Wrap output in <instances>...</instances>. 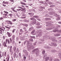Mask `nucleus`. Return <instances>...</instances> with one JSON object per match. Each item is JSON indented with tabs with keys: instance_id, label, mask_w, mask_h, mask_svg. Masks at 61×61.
Returning <instances> with one entry per match:
<instances>
[{
	"instance_id": "16",
	"label": "nucleus",
	"mask_w": 61,
	"mask_h": 61,
	"mask_svg": "<svg viewBox=\"0 0 61 61\" xmlns=\"http://www.w3.org/2000/svg\"><path fill=\"white\" fill-rule=\"evenodd\" d=\"M38 48H36V49H35L34 50H35V51H36V52H37L38 51H39V50H38Z\"/></svg>"
},
{
	"instance_id": "44",
	"label": "nucleus",
	"mask_w": 61,
	"mask_h": 61,
	"mask_svg": "<svg viewBox=\"0 0 61 61\" xmlns=\"http://www.w3.org/2000/svg\"><path fill=\"white\" fill-rule=\"evenodd\" d=\"M25 17H21V18H25Z\"/></svg>"
},
{
	"instance_id": "58",
	"label": "nucleus",
	"mask_w": 61,
	"mask_h": 61,
	"mask_svg": "<svg viewBox=\"0 0 61 61\" xmlns=\"http://www.w3.org/2000/svg\"><path fill=\"white\" fill-rule=\"evenodd\" d=\"M22 25H25V24H22Z\"/></svg>"
},
{
	"instance_id": "29",
	"label": "nucleus",
	"mask_w": 61,
	"mask_h": 61,
	"mask_svg": "<svg viewBox=\"0 0 61 61\" xmlns=\"http://www.w3.org/2000/svg\"><path fill=\"white\" fill-rule=\"evenodd\" d=\"M9 39L10 40V42L11 43H12V39H11V38H10Z\"/></svg>"
},
{
	"instance_id": "61",
	"label": "nucleus",
	"mask_w": 61,
	"mask_h": 61,
	"mask_svg": "<svg viewBox=\"0 0 61 61\" xmlns=\"http://www.w3.org/2000/svg\"><path fill=\"white\" fill-rule=\"evenodd\" d=\"M58 23L59 24H61V22H59Z\"/></svg>"
},
{
	"instance_id": "35",
	"label": "nucleus",
	"mask_w": 61,
	"mask_h": 61,
	"mask_svg": "<svg viewBox=\"0 0 61 61\" xmlns=\"http://www.w3.org/2000/svg\"><path fill=\"white\" fill-rule=\"evenodd\" d=\"M2 33V31L1 30H0V34H1Z\"/></svg>"
},
{
	"instance_id": "63",
	"label": "nucleus",
	"mask_w": 61,
	"mask_h": 61,
	"mask_svg": "<svg viewBox=\"0 0 61 61\" xmlns=\"http://www.w3.org/2000/svg\"><path fill=\"white\" fill-rule=\"evenodd\" d=\"M20 31H22V29H20Z\"/></svg>"
},
{
	"instance_id": "48",
	"label": "nucleus",
	"mask_w": 61,
	"mask_h": 61,
	"mask_svg": "<svg viewBox=\"0 0 61 61\" xmlns=\"http://www.w3.org/2000/svg\"><path fill=\"white\" fill-rule=\"evenodd\" d=\"M20 61H24L23 60V59H21L20 60Z\"/></svg>"
},
{
	"instance_id": "60",
	"label": "nucleus",
	"mask_w": 61,
	"mask_h": 61,
	"mask_svg": "<svg viewBox=\"0 0 61 61\" xmlns=\"http://www.w3.org/2000/svg\"><path fill=\"white\" fill-rule=\"evenodd\" d=\"M11 4H13V3H14V2H13L12 3V2H11Z\"/></svg>"
},
{
	"instance_id": "37",
	"label": "nucleus",
	"mask_w": 61,
	"mask_h": 61,
	"mask_svg": "<svg viewBox=\"0 0 61 61\" xmlns=\"http://www.w3.org/2000/svg\"><path fill=\"white\" fill-rule=\"evenodd\" d=\"M10 52H13L12 50H10Z\"/></svg>"
},
{
	"instance_id": "18",
	"label": "nucleus",
	"mask_w": 61,
	"mask_h": 61,
	"mask_svg": "<svg viewBox=\"0 0 61 61\" xmlns=\"http://www.w3.org/2000/svg\"><path fill=\"white\" fill-rule=\"evenodd\" d=\"M2 53V51H0V58L1 57H2V56L1 55V54Z\"/></svg>"
},
{
	"instance_id": "36",
	"label": "nucleus",
	"mask_w": 61,
	"mask_h": 61,
	"mask_svg": "<svg viewBox=\"0 0 61 61\" xmlns=\"http://www.w3.org/2000/svg\"><path fill=\"white\" fill-rule=\"evenodd\" d=\"M25 26H26V27H27L28 26V25L27 24H25Z\"/></svg>"
},
{
	"instance_id": "32",
	"label": "nucleus",
	"mask_w": 61,
	"mask_h": 61,
	"mask_svg": "<svg viewBox=\"0 0 61 61\" xmlns=\"http://www.w3.org/2000/svg\"><path fill=\"white\" fill-rule=\"evenodd\" d=\"M19 56H20V57H21V53H19Z\"/></svg>"
},
{
	"instance_id": "10",
	"label": "nucleus",
	"mask_w": 61,
	"mask_h": 61,
	"mask_svg": "<svg viewBox=\"0 0 61 61\" xmlns=\"http://www.w3.org/2000/svg\"><path fill=\"white\" fill-rule=\"evenodd\" d=\"M11 16H12V14H10L9 15H8V17L9 18Z\"/></svg>"
},
{
	"instance_id": "21",
	"label": "nucleus",
	"mask_w": 61,
	"mask_h": 61,
	"mask_svg": "<svg viewBox=\"0 0 61 61\" xmlns=\"http://www.w3.org/2000/svg\"><path fill=\"white\" fill-rule=\"evenodd\" d=\"M34 32H35V30H33L31 32V34H32V35H33V33H34Z\"/></svg>"
},
{
	"instance_id": "2",
	"label": "nucleus",
	"mask_w": 61,
	"mask_h": 61,
	"mask_svg": "<svg viewBox=\"0 0 61 61\" xmlns=\"http://www.w3.org/2000/svg\"><path fill=\"white\" fill-rule=\"evenodd\" d=\"M4 13H4L3 14V17L5 18H7V17L6 16H7V14L8 13L7 11H4Z\"/></svg>"
},
{
	"instance_id": "62",
	"label": "nucleus",
	"mask_w": 61,
	"mask_h": 61,
	"mask_svg": "<svg viewBox=\"0 0 61 61\" xmlns=\"http://www.w3.org/2000/svg\"><path fill=\"white\" fill-rule=\"evenodd\" d=\"M31 13H29L28 14L29 15H31Z\"/></svg>"
},
{
	"instance_id": "49",
	"label": "nucleus",
	"mask_w": 61,
	"mask_h": 61,
	"mask_svg": "<svg viewBox=\"0 0 61 61\" xmlns=\"http://www.w3.org/2000/svg\"><path fill=\"white\" fill-rule=\"evenodd\" d=\"M22 0L24 2H26V1L25 0Z\"/></svg>"
},
{
	"instance_id": "9",
	"label": "nucleus",
	"mask_w": 61,
	"mask_h": 61,
	"mask_svg": "<svg viewBox=\"0 0 61 61\" xmlns=\"http://www.w3.org/2000/svg\"><path fill=\"white\" fill-rule=\"evenodd\" d=\"M35 53L36 55H37V56H39V51H36V52Z\"/></svg>"
},
{
	"instance_id": "24",
	"label": "nucleus",
	"mask_w": 61,
	"mask_h": 61,
	"mask_svg": "<svg viewBox=\"0 0 61 61\" xmlns=\"http://www.w3.org/2000/svg\"><path fill=\"white\" fill-rule=\"evenodd\" d=\"M30 37L31 38H35V37L34 36H30Z\"/></svg>"
},
{
	"instance_id": "59",
	"label": "nucleus",
	"mask_w": 61,
	"mask_h": 61,
	"mask_svg": "<svg viewBox=\"0 0 61 61\" xmlns=\"http://www.w3.org/2000/svg\"><path fill=\"white\" fill-rule=\"evenodd\" d=\"M53 32H56V31L55 30H53Z\"/></svg>"
},
{
	"instance_id": "45",
	"label": "nucleus",
	"mask_w": 61,
	"mask_h": 61,
	"mask_svg": "<svg viewBox=\"0 0 61 61\" xmlns=\"http://www.w3.org/2000/svg\"><path fill=\"white\" fill-rule=\"evenodd\" d=\"M12 37L13 38H14L15 37V35H13V36H12Z\"/></svg>"
},
{
	"instance_id": "17",
	"label": "nucleus",
	"mask_w": 61,
	"mask_h": 61,
	"mask_svg": "<svg viewBox=\"0 0 61 61\" xmlns=\"http://www.w3.org/2000/svg\"><path fill=\"white\" fill-rule=\"evenodd\" d=\"M6 41L7 42H8V44H10V41H9V40H6Z\"/></svg>"
},
{
	"instance_id": "19",
	"label": "nucleus",
	"mask_w": 61,
	"mask_h": 61,
	"mask_svg": "<svg viewBox=\"0 0 61 61\" xmlns=\"http://www.w3.org/2000/svg\"><path fill=\"white\" fill-rule=\"evenodd\" d=\"M26 57L24 56L23 57V60L24 61H25L26 60Z\"/></svg>"
},
{
	"instance_id": "52",
	"label": "nucleus",
	"mask_w": 61,
	"mask_h": 61,
	"mask_svg": "<svg viewBox=\"0 0 61 61\" xmlns=\"http://www.w3.org/2000/svg\"><path fill=\"white\" fill-rule=\"evenodd\" d=\"M26 28L25 27H24L23 28V29H25Z\"/></svg>"
},
{
	"instance_id": "43",
	"label": "nucleus",
	"mask_w": 61,
	"mask_h": 61,
	"mask_svg": "<svg viewBox=\"0 0 61 61\" xmlns=\"http://www.w3.org/2000/svg\"><path fill=\"white\" fill-rule=\"evenodd\" d=\"M21 7H25L24 6H25L23 5H21Z\"/></svg>"
},
{
	"instance_id": "50",
	"label": "nucleus",
	"mask_w": 61,
	"mask_h": 61,
	"mask_svg": "<svg viewBox=\"0 0 61 61\" xmlns=\"http://www.w3.org/2000/svg\"><path fill=\"white\" fill-rule=\"evenodd\" d=\"M16 55L15 54H14V57H15Z\"/></svg>"
},
{
	"instance_id": "55",
	"label": "nucleus",
	"mask_w": 61,
	"mask_h": 61,
	"mask_svg": "<svg viewBox=\"0 0 61 61\" xmlns=\"http://www.w3.org/2000/svg\"><path fill=\"white\" fill-rule=\"evenodd\" d=\"M30 46V47H29V48H31V47H30V46Z\"/></svg>"
},
{
	"instance_id": "38",
	"label": "nucleus",
	"mask_w": 61,
	"mask_h": 61,
	"mask_svg": "<svg viewBox=\"0 0 61 61\" xmlns=\"http://www.w3.org/2000/svg\"><path fill=\"white\" fill-rule=\"evenodd\" d=\"M26 51L25 50H23V52H24V53H25V52H26Z\"/></svg>"
},
{
	"instance_id": "25",
	"label": "nucleus",
	"mask_w": 61,
	"mask_h": 61,
	"mask_svg": "<svg viewBox=\"0 0 61 61\" xmlns=\"http://www.w3.org/2000/svg\"><path fill=\"white\" fill-rule=\"evenodd\" d=\"M15 29H14L13 30H12V32L13 33H14V32H15Z\"/></svg>"
},
{
	"instance_id": "46",
	"label": "nucleus",
	"mask_w": 61,
	"mask_h": 61,
	"mask_svg": "<svg viewBox=\"0 0 61 61\" xmlns=\"http://www.w3.org/2000/svg\"><path fill=\"white\" fill-rule=\"evenodd\" d=\"M10 46H7V48L8 49H9V48H10Z\"/></svg>"
},
{
	"instance_id": "4",
	"label": "nucleus",
	"mask_w": 61,
	"mask_h": 61,
	"mask_svg": "<svg viewBox=\"0 0 61 61\" xmlns=\"http://www.w3.org/2000/svg\"><path fill=\"white\" fill-rule=\"evenodd\" d=\"M51 46H57L56 44V43H53V42L51 43Z\"/></svg>"
},
{
	"instance_id": "56",
	"label": "nucleus",
	"mask_w": 61,
	"mask_h": 61,
	"mask_svg": "<svg viewBox=\"0 0 61 61\" xmlns=\"http://www.w3.org/2000/svg\"><path fill=\"white\" fill-rule=\"evenodd\" d=\"M53 6V5H51L50 6V7H52Z\"/></svg>"
},
{
	"instance_id": "39",
	"label": "nucleus",
	"mask_w": 61,
	"mask_h": 61,
	"mask_svg": "<svg viewBox=\"0 0 61 61\" xmlns=\"http://www.w3.org/2000/svg\"><path fill=\"white\" fill-rule=\"evenodd\" d=\"M10 2H13L14 1L13 0H10Z\"/></svg>"
},
{
	"instance_id": "6",
	"label": "nucleus",
	"mask_w": 61,
	"mask_h": 61,
	"mask_svg": "<svg viewBox=\"0 0 61 61\" xmlns=\"http://www.w3.org/2000/svg\"><path fill=\"white\" fill-rule=\"evenodd\" d=\"M7 34L9 37H10V36H12V34H11L10 33V32H7Z\"/></svg>"
},
{
	"instance_id": "5",
	"label": "nucleus",
	"mask_w": 61,
	"mask_h": 61,
	"mask_svg": "<svg viewBox=\"0 0 61 61\" xmlns=\"http://www.w3.org/2000/svg\"><path fill=\"white\" fill-rule=\"evenodd\" d=\"M1 27H2V28H3L4 30L5 29V25H4V23H2L1 24Z\"/></svg>"
},
{
	"instance_id": "31",
	"label": "nucleus",
	"mask_w": 61,
	"mask_h": 61,
	"mask_svg": "<svg viewBox=\"0 0 61 61\" xmlns=\"http://www.w3.org/2000/svg\"><path fill=\"white\" fill-rule=\"evenodd\" d=\"M16 11H20L21 10V9H17V10H16Z\"/></svg>"
},
{
	"instance_id": "20",
	"label": "nucleus",
	"mask_w": 61,
	"mask_h": 61,
	"mask_svg": "<svg viewBox=\"0 0 61 61\" xmlns=\"http://www.w3.org/2000/svg\"><path fill=\"white\" fill-rule=\"evenodd\" d=\"M4 56H6V52H4Z\"/></svg>"
},
{
	"instance_id": "15",
	"label": "nucleus",
	"mask_w": 61,
	"mask_h": 61,
	"mask_svg": "<svg viewBox=\"0 0 61 61\" xmlns=\"http://www.w3.org/2000/svg\"><path fill=\"white\" fill-rule=\"evenodd\" d=\"M45 52H46V51H45V50H43L42 51V53L43 55H44L45 53Z\"/></svg>"
},
{
	"instance_id": "40",
	"label": "nucleus",
	"mask_w": 61,
	"mask_h": 61,
	"mask_svg": "<svg viewBox=\"0 0 61 61\" xmlns=\"http://www.w3.org/2000/svg\"><path fill=\"white\" fill-rule=\"evenodd\" d=\"M9 58H8L6 61H9Z\"/></svg>"
},
{
	"instance_id": "42",
	"label": "nucleus",
	"mask_w": 61,
	"mask_h": 61,
	"mask_svg": "<svg viewBox=\"0 0 61 61\" xmlns=\"http://www.w3.org/2000/svg\"><path fill=\"white\" fill-rule=\"evenodd\" d=\"M35 51H35V50L34 49V50H33V51H32V52H35Z\"/></svg>"
},
{
	"instance_id": "1",
	"label": "nucleus",
	"mask_w": 61,
	"mask_h": 61,
	"mask_svg": "<svg viewBox=\"0 0 61 61\" xmlns=\"http://www.w3.org/2000/svg\"><path fill=\"white\" fill-rule=\"evenodd\" d=\"M6 23H5V24L7 26H9L10 25H13V23L12 22V21L10 20H6Z\"/></svg>"
},
{
	"instance_id": "13",
	"label": "nucleus",
	"mask_w": 61,
	"mask_h": 61,
	"mask_svg": "<svg viewBox=\"0 0 61 61\" xmlns=\"http://www.w3.org/2000/svg\"><path fill=\"white\" fill-rule=\"evenodd\" d=\"M30 20H32V21L34 20H35V21H36V19L34 18H30Z\"/></svg>"
},
{
	"instance_id": "41",
	"label": "nucleus",
	"mask_w": 61,
	"mask_h": 61,
	"mask_svg": "<svg viewBox=\"0 0 61 61\" xmlns=\"http://www.w3.org/2000/svg\"><path fill=\"white\" fill-rule=\"evenodd\" d=\"M13 21H14V22H15V21H16V19H14L13 20Z\"/></svg>"
},
{
	"instance_id": "11",
	"label": "nucleus",
	"mask_w": 61,
	"mask_h": 61,
	"mask_svg": "<svg viewBox=\"0 0 61 61\" xmlns=\"http://www.w3.org/2000/svg\"><path fill=\"white\" fill-rule=\"evenodd\" d=\"M16 49V48L14 46L13 48V50L14 51V52H15V50Z\"/></svg>"
},
{
	"instance_id": "34",
	"label": "nucleus",
	"mask_w": 61,
	"mask_h": 61,
	"mask_svg": "<svg viewBox=\"0 0 61 61\" xmlns=\"http://www.w3.org/2000/svg\"><path fill=\"white\" fill-rule=\"evenodd\" d=\"M38 36H42V34H38Z\"/></svg>"
},
{
	"instance_id": "57",
	"label": "nucleus",
	"mask_w": 61,
	"mask_h": 61,
	"mask_svg": "<svg viewBox=\"0 0 61 61\" xmlns=\"http://www.w3.org/2000/svg\"><path fill=\"white\" fill-rule=\"evenodd\" d=\"M38 35H37L36 36V37H38Z\"/></svg>"
},
{
	"instance_id": "22",
	"label": "nucleus",
	"mask_w": 61,
	"mask_h": 61,
	"mask_svg": "<svg viewBox=\"0 0 61 61\" xmlns=\"http://www.w3.org/2000/svg\"><path fill=\"white\" fill-rule=\"evenodd\" d=\"M12 46H11L10 47V50H12Z\"/></svg>"
},
{
	"instance_id": "27",
	"label": "nucleus",
	"mask_w": 61,
	"mask_h": 61,
	"mask_svg": "<svg viewBox=\"0 0 61 61\" xmlns=\"http://www.w3.org/2000/svg\"><path fill=\"white\" fill-rule=\"evenodd\" d=\"M49 60L50 61H52V58L51 57L50 59H49Z\"/></svg>"
},
{
	"instance_id": "12",
	"label": "nucleus",
	"mask_w": 61,
	"mask_h": 61,
	"mask_svg": "<svg viewBox=\"0 0 61 61\" xmlns=\"http://www.w3.org/2000/svg\"><path fill=\"white\" fill-rule=\"evenodd\" d=\"M11 9L12 10H13V11H14V12H17V11H15V9H13V8H11Z\"/></svg>"
},
{
	"instance_id": "26",
	"label": "nucleus",
	"mask_w": 61,
	"mask_h": 61,
	"mask_svg": "<svg viewBox=\"0 0 61 61\" xmlns=\"http://www.w3.org/2000/svg\"><path fill=\"white\" fill-rule=\"evenodd\" d=\"M33 17H34L35 18H37L38 17V16H33Z\"/></svg>"
},
{
	"instance_id": "14",
	"label": "nucleus",
	"mask_w": 61,
	"mask_h": 61,
	"mask_svg": "<svg viewBox=\"0 0 61 61\" xmlns=\"http://www.w3.org/2000/svg\"><path fill=\"white\" fill-rule=\"evenodd\" d=\"M20 4H21V5H26V4H25L22 2H20Z\"/></svg>"
},
{
	"instance_id": "51",
	"label": "nucleus",
	"mask_w": 61,
	"mask_h": 61,
	"mask_svg": "<svg viewBox=\"0 0 61 61\" xmlns=\"http://www.w3.org/2000/svg\"><path fill=\"white\" fill-rule=\"evenodd\" d=\"M2 19H3V18L1 17L0 18V20H2Z\"/></svg>"
},
{
	"instance_id": "64",
	"label": "nucleus",
	"mask_w": 61,
	"mask_h": 61,
	"mask_svg": "<svg viewBox=\"0 0 61 61\" xmlns=\"http://www.w3.org/2000/svg\"><path fill=\"white\" fill-rule=\"evenodd\" d=\"M3 61H5V60L4 59L3 60Z\"/></svg>"
},
{
	"instance_id": "23",
	"label": "nucleus",
	"mask_w": 61,
	"mask_h": 61,
	"mask_svg": "<svg viewBox=\"0 0 61 61\" xmlns=\"http://www.w3.org/2000/svg\"><path fill=\"white\" fill-rule=\"evenodd\" d=\"M60 60H59V59H56L55 60V61H60Z\"/></svg>"
},
{
	"instance_id": "28",
	"label": "nucleus",
	"mask_w": 61,
	"mask_h": 61,
	"mask_svg": "<svg viewBox=\"0 0 61 61\" xmlns=\"http://www.w3.org/2000/svg\"><path fill=\"white\" fill-rule=\"evenodd\" d=\"M2 56H4V52H2Z\"/></svg>"
},
{
	"instance_id": "33",
	"label": "nucleus",
	"mask_w": 61,
	"mask_h": 61,
	"mask_svg": "<svg viewBox=\"0 0 61 61\" xmlns=\"http://www.w3.org/2000/svg\"><path fill=\"white\" fill-rule=\"evenodd\" d=\"M5 27L6 28H8V29H10V28L9 27H8L7 26H5Z\"/></svg>"
},
{
	"instance_id": "53",
	"label": "nucleus",
	"mask_w": 61,
	"mask_h": 61,
	"mask_svg": "<svg viewBox=\"0 0 61 61\" xmlns=\"http://www.w3.org/2000/svg\"><path fill=\"white\" fill-rule=\"evenodd\" d=\"M15 41H12V43H15Z\"/></svg>"
},
{
	"instance_id": "54",
	"label": "nucleus",
	"mask_w": 61,
	"mask_h": 61,
	"mask_svg": "<svg viewBox=\"0 0 61 61\" xmlns=\"http://www.w3.org/2000/svg\"><path fill=\"white\" fill-rule=\"evenodd\" d=\"M29 5H30V6H31V5H32V4H30Z\"/></svg>"
},
{
	"instance_id": "3",
	"label": "nucleus",
	"mask_w": 61,
	"mask_h": 61,
	"mask_svg": "<svg viewBox=\"0 0 61 61\" xmlns=\"http://www.w3.org/2000/svg\"><path fill=\"white\" fill-rule=\"evenodd\" d=\"M8 2H5V1H4L2 3V5L3 6H4V7H5L6 6V5H5L6 4H7V5H8Z\"/></svg>"
},
{
	"instance_id": "30",
	"label": "nucleus",
	"mask_w": 61,
	"mask_h": 61,
	"mask_svg": "<svg viewBox=\"0 0 61 61\" xmlns=\"http://www.w3.org/2000/svg\"><path fill=\"white\" fill-rule=\"evenodd\" d=\"M18 8H20V9H23V7H20L19 6L18 7Z\"/></svg>"
},
{
	"instance_id": "7",
	"label": "nucleus",
	"mask_w": 61,
	"mask_h": 61,
	"mask_svg": "<svg viewBox=\"0 0 61 61\" xmlns=\"http://www.w3.org/2000/svg\"><path fill=\"white\" fill-rule=\"evenodd\" d=\"M49 59V57H46L45 59V60L46 61H48Z\"/></svg>"
},
{
	"instance_id": "8",
	"label": "nucleus",
	"mask_w": 61,
	"mask_h": 61,
	"mask_svg": "<svg viewBox=\"0 0 61 61\" xmlns=\"http://www.w3.org/2000/svg\"><path fill=\"white\" fill-rule=\"evenodd\" d=\"M3 45L5 47H7V46H6V42H4L3 43Z\"/></svg>"
},
{
	"instance_id": "47",
	"label": "nucleus",
	"mask_w": 61,
	"mask_h": 61,
	"mask_svg": "<svg viewBox=\"0 0 61 61\" xmlns=\"http://www.w3.org/2000/svg\"><path fill=\"white\" fill-rule=\"evenodd\" d=\"M3 39H5V36H3Z\"/></svg>"
}]
</instances>
